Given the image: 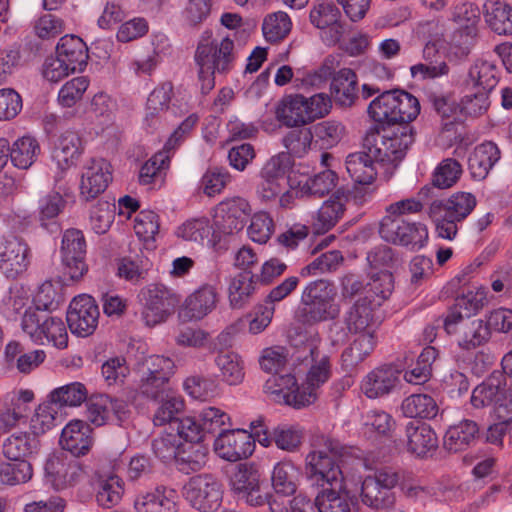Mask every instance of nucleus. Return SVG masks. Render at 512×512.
Returning a JSON list of instances; mask_svg holds the SVG:
<instances>
[{"label":"nucleus","mask_w":512,"mask_h":512,"mask_svg":"<svg viewBox=\"0 0 512 512\" xmlns=\"http://www.w3.org/2000/svg\"><path fill=\"white\" fill-rule=\"evenodd\" d=\"M237 58L234 41L230 35L221 41L198 44L194 59L198 68V81L202 94H208L215 87V74H228Z\"/></svg>","instance_id":"nucleus-1"},{"label":"nucleus","mask_w":512,"mask_h":512,"mask_svg":"<svg viewBox=\"0 0 512 512\" xmlns=\"http://www.w3.org/2000/svg\"><path fill=\"white\" fill-rule=\"evenodd\" d=\"M342 446L333 439H325L323 445L314 447L305 457L304 476L312 487L328 489L340 487L343 473L339 463Z\"/></svg>","instance_id":"nucleus-2"},{"label":"nucleus","mask_w":512,"mask_h":512,"mask_svg":"<svg viewBox=\"0 0 512 512\" xmlns=\"http://www.w3.org/2000/svg\"><path fill=\"white\" fill-rule=\"evenodd\" d=\"M252 208L247 199L240 196L225 198L213 213L212 237L207 240L216 252L228 250V242L245 227Z\"/></svg>","instance_id":"nucleus-3"},{"label":"nucleus","mask_w":512,"mask_h":512,"mask_svg":"<svg viewBox=\"0 0 512 512\" xmlns=\"http://www.w3.org/2000/svg\"><path fill=\"white\" fill-rule=\"evenodd\" d=\"M415 131L411 125L370 127L363 139V147L375 154L381 163L400 162L414 142Z\"/></svg>","instance_id":"nucleus-4"},{"label":"nucleus","mask_w":512,"mask_h":512,"mask_svg":"<svg viewBox=\"0 0 512 512\" xmlns=\"http://www.w3.org/2000/svg\"><path fill=\"white\" fill-rule=\"evenodd\" d=\"M331 98L325 93L306 97L300 93L287 94L277 103L275 118L282 125L298 128L326 116Z\"/></svg>","instance_id":"nucleus-5"},{"label":"nucleus","mask_w":512,"mask_h":512,"mask_svg":"<svg viewBox=\"0 0 512 512\" xmlns=\"http://www.w3.org/2000/svg\"><path fill=\"white\" fill-rule=\"evenodd\" d=\"M21 328L36 344H52L59 349L66 348L68 345V333L63 320L39 309L25 310L21 318Z\"/></svg>","instance_id":"nucleus-6"},{"label":"nucleus","mask_w":512,"mask_h":512,"mask_svg":"<svg viewBox=\"0 0 512 512\" xmlns=\"http://www.w3.org/2000/svg\"><path fill=\"white\" fill-rule=\"evenodd\" d=\"M336 295V289L329 281L319 279L310 282L301 295L305 321L319 323L337 317L339 308L335 303Z\"/></svg>","instance_id":"nucleus-7"},{"label":"nucleus","mask_w":512,"mask_h":512,"mask_svg":"<svg viewBox=\"0 0 512 512\" xmlns=\"http://www.w3.org/2000/svg\"><path fill=\"white\" fill-rule=\"evenodd\" d=\"M301 347L298 351L297 360L309 366L305 384L302 386L306 392L314 394V401L317 398V389L328 381L331 375L330 358L321 352L319 347L321 338L318 333H306L301 336Z\"/></svg>","instance_id":"nucleus-8"},{"label":"nucleus","mask_w":512,"mask_h":512,"mask_svg":"<svg viewBox=\"0 0 512 512\" xmlns=\"http://www.w3.org/2000/svg\"><path fill=\"white\" fill-rule=\"evenodd\" d=\"M398 481L397 472L391 468H382L366 476L361 483V502L375 511H389L396 504L394 488Z\"/></svg>","instance_id":"nucleus-9"},{"label":"nucleus","mask_w":512,"mask_h":512,"mask_svg":"<svg viewBox=\"0 0 512 512\" xmlns=\"http://www.w3.org/2000/svg\"><path fill=\"white\" fill-rule=\"evenodd\" d=\"M379 235L384 241L408 247L411 251L420 250L428 240V230L424 224L388 214L380 221Z\"/></svg>","instance_id":"nucleus-10"},{"label":"nucleus","mask_w":512,"mask_h":512,"mask_svg":"<svg viewBox=\"0 0 512 512\" xmlns=\"http://www.w3.org/2000/svg\"><path fill=\"white\" fill-rule=\"evenodd\" d=\"M138 299L143 305L142 319L146 326L154 327L167 320L171 315L177 299L167 287L151 283L143 287Z\"/></svg>","instance_id":"nucleus-11"},{"label":"nucleus","mask_w":512,"mask_h":512,"mask_svg":"<svg viewBox=\"0 0 512 512\" xmlns=\"http://www.w3.org/2000/svg\"><path fill=\"white\" fill-rule=\"evenodd\" d=\"M264 392L279 404L301 408L314 402V394L298 386L296 377L291 373L271 375L264 384Z\"/></svg>","instance_id":"nucleus-12"},{"label":"nucleus","mask_w":512,"mask_h":512,"mask_svg":"<svg viewBox=\"0 0 512 512\" xmlns=\"http://www.w3.org/2000/svg\"><path fill=\"white\" fill-rule=\"evenodd\" d=\"M231 490L250 506L270 504L271 495L260 484V474L252 465L239 464L230 475Z\"/></svg>","instance_id":"nucleus-13"},{"label":"nucleus","mask_w":512,"mask_h":512,"mask_svg":"<svg viewBox=\"0 0 512 512\" xmlns=\"http://www.w3.org/2000/svg\"><path fill=\"white\" fill-rule=\"evenodd\" d=\"M185 495L195 509L213 512L221 505L223 490L220 481L215 476L201 474L190 479Z\"/></svg>","instance_id":"nucleus-14"},{"label":"nucleus","mask_w":512,"mask_h":512,"mask_svg":"<svg viewBox=\"0 0 512 512\" xmlns=\"http://www.w3.org/2000/svg\"><path fill=\"white\" fill-rule=\"evenodd\" d=\"M99 315L94 298L88 294H80L70 302L66 320L72 334L87 337L97 328Z\"/></svg>","instance_id":"nucleus-15"},{"label":"nucleus","mask_w":512,"mask_h":512,"mask_svg":"<svg viewBox=\"0 0 512 512\" xmlns=\"http://www.w3.org/2000/svg\"><path fill=\"white\" fill-rule=\"evenodd\" d=\"M290 512H352V501L347 493L331 487L318 492L314 501L301 495L294 497Z\"/></svg>","instance_id":"nucleus-16"},{"label":"nucleus","mask_w":512,"mask_h":512,"mask_svg":"<svg viewBox=\"0 0 512 512\" xmlns=\"http://www.w3.org/2000/svg\"><path fill=\"white\" fill-rule=\"evenodd\" d=\"M255 442L251 434L243 429H228L218 434L214 451L222 459L236 462L254 452Z\"/></svg>","instance_id":"nucleus-17"},{"label":"nucleus","mask_w":512,"mask_h":512,"mask_svg":"<svg viewBox=\"0 0 512 512\" xmlns=\"http://www.w3.org/2000/svg\"><path fill=\"white\" fill-rule=\"evenodd\" d=\"M112 181L111 165L103 158H92L83 167L79 185L80 198L91 201L103 193Z\"/></svg>","instance_id":"nucleus-18"},{"label":"nucleus","mask_w":512,"mask_h":512,"mask_svg":"<svg viewBox=\"0 0 512 512\" xmlns=\"http://www.w3.org/2000/svg\"><path fill=\"white\" fill-rule=\"evenodd\" d=\"M83 152L84 145L77 132L65 131L59 136L51 151L52 162L58 169V178H62L66 171L77 165Z\"/></svg>","instance_id":"nucleus-19"},{"label":"nucleus","mask_w":512,"mask_h":512,"mask_svg":"<svg viewBox=\"0 0 512 512\" xmlns=\"http://www.w3.org/2000/svg\"><path fill=\"white\" fill-rule=\"evenodd\" d=\"M353 335L354 338L341 354V368L350 375L361 369L362 364L372 355L378 344L377 334Z\"/></svg>","instance_id":"nucleus-20"},{"label":"nucleus","mask_w":512,"mask_h":512,"mask_svg":"<svg viewBox=\"0 0 512 512\" xmlns=\"http://www.w3.org/2000/svg\"><path fill=\"white\" fill-rule=\"evenodd\" d=\"M217 302L216 289L212 285H203L185 299L179 318L183 322L202 320L216 308Z\"/></svg>","instance_id":"nucleus-21"},{"label":"nucleus","mask_w":512,"mask_h":512,"mask_svg":"<svg viewBox=\"0 0 512 512\" xmlns=\"http://www.w3.org/2000/svg\"><path fill=\"white\" fill-rule=\"evenodd\" d=\"M488 303L487 289L483 286L463 288L455 297L450 307V326L456 325L464 318L476 315Z\"/></svg>","instance_id":"nucleus-22"},{"label":"nucleus","mask_w":512,"mask_h":512,"mask_svg":"<svg viewBox=\"0 0 512 512\" xmlns=\"http://www.w3.org/2000/svg\"><path fill=\"white\" fill-rule=\"evenodd\" d=\"M375 305L368 296L360 297L344 314V324L350 334H377Z\"/></svg>","instance_id":"nucleus-23"},{"label":"nucleus","mask_w":512,"mask_h":512,"mask_svg":"<svg viewBox=\"0 0 512 512\" xmlns=\"http://www.w3.org/2000/svg\"><path fill=\"white\" fill-rule=\"evenodd\" d=\"M400 371L383 365L371 370L361 382V390L367 398L377 399L390 394L399 382Z\"/></svg>","instance_id":"nucleus-24"},{"label":"nucleus","mask_w":512,"mask_h":512,"mask_svg":"<svg viewBox=\"0 0 512 512\" xmlns=\"http://www.w3.org/2000/svg\"><path fill=\"white\" fill-rule=\"evenodd\" d=\"M126 411L124 400L113 399L106 394L92 396L87 404V417L96 426H102L108 421H121Z\"/></svg>","instance_id":"nucleus-25"},{"label":"nucleus","mask_w":512,"mask_h":512,"mask_svg":"<svg viewBox=\"0 0 512 512\" xmlns=\"http://www.w3.org/2000/svg\"><path fill=\"white\" fill-rule=\"evenodd\" d=\"M255 263L249 261L230 281L228 298L232 308L240 309L248 304L256 291Z\"/></svg>","instance_id":"nucleus-26"},{"label":"nucleus","mask_w":512,"mask_h":512,"mask_svg":"<svg viewBox=\"0 0 512 512\" xmlns=\"http://www.w3.org/2000/svg\"><path fill=\"white\" fill-rule=\"evenodd\" d=\"M176 491L164 485L139 493L134 501L137 512H178Z\"/></svg>","instance_id":"nucleus-27"},{"label":"nucleus","mask_w":512,"mask_h":512,"mask_svg":"<svg viewBox=\"0 0 512 512\" xmlns=\"http://www.w3.org/2000/svg\"><path fill=\"white\" fill-rule=\"evenodd\" d=\"M59 442L74 456L85 455L93 445L92 430L86 422L72 420L62 429Z\"/></svg>","instance_id":"nucleus-28"},{"label":"nucleus","mask_w":512,"mask_h":512,"mask_svg":"<svg viewBox=\"0 0 512 512\" xmlns=\"http://www.w3.org/2000/svg\"><path fill=\"white\" fill-rule=\"evenodd\" d=\"M381 163L374 153L363 147V151L347 156L345 165L351 179L362 185L371 184L377 175L376 164Z\"/></svg>","instance_id":"nucleus-29"},{"label":"nucleus","mask_w":512,"mask_h":512,"mask_svg":"<svg viewBox=\"0 0 512 512\" xmlns=\"http://www.w3.org/2000/svg\"><path fill=\"white\" fill-rule=\"evenodd\" d=\"M39 448L40 442L32 432H15L3 442V454L11 461H30Z\"/></svg>","instance_id":"nucleus-30"},{"label":"nucleus","mask_w":512,"mask_h":512,"mask_svg":"<svg viewBox=\"0 0 512 512\" xmlns=\"http://www.w3.org/2000/svg\"><path fill=\"white\" fill-rule=\"evenodd\" d=\"M44 470L47 480L57 490L73 485L81 474L75 461L58 456L50 457L45 463Z\"/></svg>","instance_id":"nucleus-31"},{"label":"nucleus","mask_w":512,"mask_h":512,"mask_svg":"<svg viewBox=\"0 0 512 512\" xmlns=\"http://www.w3.org/2000/svg\"><path fill=\"white\" fill-rule=\"evenodd\" d=\"M407 449L411 454L424 457L438 446L434 430L422 422L411 421L406 425Z\"/></svg>","instance_id":"nucleus-32"},{"label":"nucleus","mask_w":512,"mask_h":512,"mask_svg":"<svg viewBox=\"0 0 512 512\" xmlns=\"http://www.w3.org/2000/svg\"><path fill=\"white\" fill-rule=\"evenodd\" d=\"M506 378L500 371H494L472 392L471 403L475 408L496 405L506 393Z\"/></svg>","instance_id":"nucleus-33"},{"label":"nucleus","mask_w":512,"mask_h":512,"mask_svg":"<svg viewBox=\"0 0 512 512\" xmlns=\"http://www.w3.org/2000/svg\"><path fill=\"white\" fill-rule=\"evenodd\" d=\"M66 200L56 191H50L38 200V220L40 226L49 233L54 234L61 230L58 221L59 214L64 210Z\"/></svg>","instance_id":"nucleus-34"},{"label":"nucleus","mask_w":512,"mask_h":512,"mask_svg":"<svg viewBox=\"0 0 512 512\" xmlns=\"http://www.w3.org/2000/svg\"><path fill=\"white\" fill-rule=\"evenodd\" d=\"M56 54L72 68L74 72L83 71L88 61L86 43L76 35H65L56 46Z\"/></svg>","instance_id":"nucleus-35"},{"label":"nucleus","mask_w":512,"mask_h":512,"mask_svg":"<svg viewBox=\"0 0 512 512\" xmlns=\"http://www.w3.org/2000/svg\"><path fill=\"white\" fill-rule=\"evenodd\" d=\"M499 159L500 150L495 143L486 141L476 146L468 158L471 176L476 180L485 179Z\"/></svg>","instance_id":"nucleus-36"},{"label":"nucleus","mask_w":512,"mask_h":512,"mask_svg":"<svg viewBox=\"0 0 512 512\" xmlns=\"http://www.w3.org/2000/svg\"><path fill=\"white\" fill-rule=\"evenodd\" d=\"M397 89L383 91L368 106V114L375 124L381 126L398 125Z\"/></svg>","instance_id":"nucleus-37"},{"label":"nucleus","mask_w":512,"mask_h":512,"mask_svg":"<svg viewBox=\"0 0 512 512\" xmlns=\"http://www.w3.org/2000/svg\"><path fill=\"white\" fill-rule=\"evenodd\" d=\"M451 334L455 336L459 347L465 350L475 349L486 343L491 337L486 322L482 319H474L459 327L450 328Z\"/></svg>","instance_id":"nucleus-38"},{"label":"nucleus","mask_w":512,"mask_h":512,"mask_svg":"<svg viewBox=\"0 0 512 512\" xmlns=\"http://www.w3.org/2000/svg\"><path fill=\"white\" fill-rule=\"evenodd\" d=\"M331 94L337 104L351 106L357 98V76L349 68L339 70L331 82Z\"/></svg>","instance_id":"nucleus-39"},{"label":"nucleus","mask_w":512,"mask_h":512,"mask_svg":"<svg viewBox=\"0 0 512 512\" xmlns=\"http://www.w3.org/2000/svg\"><path fill=\"white\" fill-rule=\"evenodd\" d=\"M488 94L480 90L467 94L459 105L450 107V125L463 122L466 116L478 117L484 114L490 106Z\"/></svg>","instance_id":"nucleus-40"},{"label":"nucleus","mask_w":512,"mask_h":512,"mask_svg":"<svg viewBox=\"0 0 512 512\" xmlns=\"http://www.w3.org/2000/svg\"><path fill=\"white\" fill-rule=\"evenodd\" d=\"M484 18L489 28L498 35H512V7L501 1L484 4Z\"/></svg>","instance_id":"nucleus-41"},{"label":"nucleus","mask_w":512,"mask_h":512,"mask_svg":"<svg viewBox=\"0 0 512 512\" xmlns=\"http://www.w3.org/2000/svg\"><path fill=\"white\" fill-rule=\"evenodd\" d=\"M338 183V175L331 169L309 176L299 184L301 196L322 198L332 192Z\"/></svg>","instance_id":"nucleus-42"},{"label":"nucleus","mask_w":512,"mask_h":512,"mask_svg":"<svg viewBox=\"0 0 512 512\" xmlns=\"http://www.w3.org/2000/svg\"><path fill=\"white\" fill-rule=\"evenodd\" d=\"M133 228L144 249L153 251L156 248L155 236L159 232L158 215L151 210L140 211L134 218Z\"/></svg>","instance_id":"nucleus-43"},{"label":"nucleus","mask_w":512,"mask_h":512,"mask_svg":"<svg viewBox=\"0 0 512 512\" xmlns=\"http://www.w3.org/2000/svg\"><path fill=\"white\" fill-rule=\"evenodd\" d=\"M40 153L37 140L31 136H23L10 146V159L12 164L19 169H28L36 161Z\"/></svg>","instance_id":"nucleus-44"},{"label":"nucleus","mask_w":512,"mask_h":512,"mask_svg":"<svg viewBox=\"0 0 512 512\" xmlns=\"http://www.w3.org/2000/svg\"><path fill=\"white\" fill-rule=\"evenodd\" d=\"M298 469L291 461L278 462L272 471V486L276 493L290 496L297 490Z\"/></svg>","instance_id":"nucleus-45"},{"label":"nucleus","mask_w":512,"mask_h":512,"mask_svg":"<svg viewBox=\"0 0 512 512\" xmlns=\"http://www.w3.org/2000/svg\"><path fill=\"white\" fill-rule=\"evenodd\" d=\"M401 410L406 417L431 419L438 414L436 401L427 394H412L401 404Z\"/></svg>","instance_id":"nucleus-46"},{"label":"nucleus","mask_w":512,"mask_h":512,"mask_svg":"<svg viewBox=\"0 0 512 512\" xmlns=\"http://www.w3.org/2000/svg\"><path fill=\"white\" fill-rule=\"evenodd\" d=\"M207 449L199 442L180 445L176 459L180 471L189 474L199 471L206 463Z\"/></svg>","instance_id":"nucleus-47"},{"label":"nucleus","mask_w":512,"mask_h":512,"mask_svg":"<svg viewBox=\"0 0 512 512\" xmlns=\"http://www.w3.org/2000/svg\"><path fill=\"white\" fill-rule=\"evenodd\" d=\"M59 407L50 399L38 406L30 420V428L36 436L44 434L62 422Z\"/></svg>","instance_id":"nucleus-48"},{"label":"nucleus","mask_w":512,"mask_h":512,"mask_svg":"<svg viewBox=\"0 0 512 512\" xmlns=\"http://www.w3.org/2000/svg\"><path fill=\"white\" fill-rule=\"evenodd\" d=\"M221 379L229 385L240 384L244 379V364L240 355L234 352H221L215 358Z\"/></svg>","instance_id":"nucleus-49"},{"label":"nucleus","mask_w":512,"mask_h":512,"mask_svg":"<svg viewBox=\"0 0 512 512\" xmlns=\"http://www.w3.org/2000/svg\"><path fill=\"white\" fill-rule=\"evenodd\" d=\"M500 71L494 62L477 60L469 70V78L475 87L491 92L499 81Z\"/></svg>","instance_id":"nucleus-50"},{"label":"nucleus","mask_w":512,"mask_h":512,"mask_svg":"<svg viewBox=\"0 0 512 512\" xmlns=\"http://www.w3.org/2000/svg\"><path fill=\"white\" fill-rule=\"evenodd\" d=\"M88 391L81 382H71L50 392L48 398L59 408L80 406L87 400Z\"/></svg>","instance_id":"nucleus-51"},{"label":"nucleus","mask_w":512,"mask_h":512,"mask_svg":"<svg viewBox=\"0 0 512 512\" xmlns=\"http://www.w3.org/2000/svg\"><path fill=\"white\" fill-rule=\"evenodd\" d=\"M438 352L433 346L423 348L417 357L415 367L404 373V380L410 384L421 385L431 377L432 363L437 358Z\"/></svg>","instance_id":"nucleus-52"},{"label":"nucleus","mask_w":512,"mask_h":512,"mask_svg":"<svg viewBox=\"0 0 512 512\" xmlns=\"http://www.w3.org/2000/svg\"><path fill=\"white\" fill-rule=\"evenodd\" d=\"M123 493L122 479L116 475H110L98 481L96 501L103 508H111L121 501Z\"/></svg>","instance_id":"nucleus-53"},{"label":"nucleus","mask_w":512,"mask_h":512,"mask_svg":"<svg viewBox=\"0 0 512 512\" xmlns=\"http://www.w3.org/2000/svg\"><path fill=\"white\" fill-rule=\"evenodd\" d=\"M148 258H118L115 275L131 283L144 280L151 269Z\"/></svg>","instance_id":"nucleus-54"},{"label":"nucleus","mask_w":512,"mask_h":512,"mask_svg":"<svg viewBox=\"0 0 512 512\" xmlns=\"http://www.w3.org/2000/svg\"><path fill=\"white\" fill-rule=\"evenodd\" d=\"M344 210V204L338 196L325 201L319 208L314 221L317 232H326L333 228L343 216Z\"/></svg>","instance_id":"nucleus-55"},{"label":"nucleus","mask_w":512,"mask_h":512,"mask_svg":"<svg viewBox=\"0 0 512 512\" xmlns=\"http://www.w3.org/2000/svg\"><path fill=\"white\" fill-rule=\"evenodd\" d=\"M420 198L429 201L428 215L435 224L438 236L448 239V194Z\"/></svg>","instance_id":"nucleus-56"},{"label":"nucleus","mask_w":512,"mask_h":512,"mask_svg":"<svg viewBox=\"0 0 512 512\" xmlns=\"http://www.w3.org/2000/svg\"><path fill=\"white\" fill-rule=\"evenodd\" d=\"M313 140V132L310 128L293 129L286 133L281 143L286 148L289 157L301 158L308 153Z\"/></svg>","instance_id":"nucleus-57"},{"label":"nucleus","mask_w":512,"mask_h":512,"mask_svg":"<svg viewBox=\"0 0 512 512\" xmlns=\"http://www.w3.org/2000/svg\"><path fill=\"white\" fill-rule=\"evenodd\" d=\"M204 434L222 433L230 426V416L222 409L214 406L204 407L198 415Z\"/></svg>","instance_id":"nucleus-58"},{"label":"nucleus","mask_w":512,"mask_h":512,"mask_svg":"<svg viewBox=\"0 0 512 512\" xmlns=\"http://www.w3.org/2000/svg\"><path fill=\"white\" fill-rule=\"evenodd\" d=\"M476 36L477 29L456 28L450 38V62L466 59L476 42Z\"/></svg>","instance_id":"nucleus-59"},{"label":"nucleus","mask_w":512,"mask_h":512,"mask_svg":"<svg viewBox=\"0 0 512 512\" xmlns=\"http://www.w3.org/2000/svg\"><path fill=\"white\" fill-rule=\"evenodd\" d=\"M184 409V400L176 394H166L161 405L155 411L153 423L155 426H163L169 424L170 430L174 421H178L179 413Z\"/></svg>","instance_id":"nucleus-60"},{"label":"nucleus","mask_w":512,"mask_h":512,"mask_svg":"<svg viewBox=\"0 0 512 512\" xmlns=\"http://www.w3.org/2000/svg\"><path fill=\"white\" fill-rule=\"evenodd\" d=\"M291 20L287 13L278 11L265 17L262 31L265 39L271 43L285 38L291 30Z\"/></svg>","instance_id":"nucleus-61"},{"label":"nucleus","mask_w":512,"mask_h":512,"mask_svg":"<svg viewBox=\"0 0 512 512\" xmlns=\"http://www.w3.org/2000/svg\"><path fill=\"white\" fill-rule=\"evenodd\" d=\"M185 392L192 398L206 401L218 394V383L208 377L192 375L183 382Z\"/></svg>","instance_id":"nucleus-62"},{"label":"nucleus","mask_w":512,"mask_h":512,"mask_svg":"<svg viewBox=\"0 0 512 512\" xmlns=\"http://www.w3.org/2000/svg\"><path fill=\"white\" fill-rule=\"evenodd\" d=\"M365 433L388 436L395 426L392 416L383 410L373 409L362 415Z\"/></svg>","instance_id":"nucleus-63"},{"label":"nucleus","mask_w":512,"mask_h":512,"mask_svg":"<svg viewBox=\"0 0 512 512\" xmlns=\"http://www.w3.org/2000/svg\"><path fill=\"white\" fill-rule=\"evenodd\" d=\"M394 289L393 275L384 271L371 278L368 289H365V296L372 300V304L380 306L382 301L388 299Z\"/></svg>","instance_id":"nucleus-64"}]
</instances>
